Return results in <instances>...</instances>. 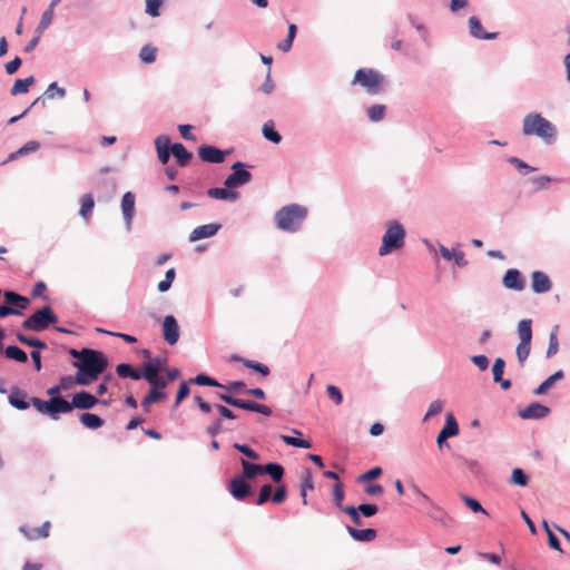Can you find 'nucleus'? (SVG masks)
Returning a JSON list of instances; mask_svg holds the SVG:
<instances>
[{
  "label": "nucleus",
  "mask_w": 570,
  "mask_h": 570,
  "mask_svg": "<svg viewBox=\"0 0 570 570\" xmlns=\"http://www.w3.org/2000/svg\"><path fill=\"white\" fill-rule=\"evenodd\" d=\"M81 354L83 355L81 362H73V366L78 370L76 382L79 385H88L107 368L108 360L101 352L91 348H82Z\"/></svg>",
  "instance_id": "f257e3e1"
},
{
  "label": "nucleus",
  "mask_w": 570,
  "mask_h": 570,
  "mask_svg": "<svg viewBox=\"0 0 570 570\" xmlns=\"http://www.w3.org/2000/svg\"><path fill=\"white\" fill-rule=\"evenodd\" d=\"M522 132L525 136H537L548 144L554 141L556 127L540 114H529L523 119Z\"/></svg>",
  "instance_id": "f03ea898"
},
{
  "label": "nucleus",
  "mask_w": 570,
  "mask_h": 570,
  "mask_svg": "<svg viewBox=\"0 0 570 570\" xmlns=\"http://www.w3.org/2000/svg\"><path fill=\"white\" fill-rule=\"evenodd\" d=\"M307 216V209L297 204H291L282 207L275 214V224L278 229L294 233L296 232Z\"/></svg>",
  "instance_id": "7ed1b4c3"
},
{
  "label": "nucleus",
  "mask_w": 570,
  "mask_h": 570,
  "mask_svg": "<svg viewBox=\"0 0 570 570\" xmlns=\"http://www.w3.org/2000/svg\"><path fill=\"white\" fill-rule=\"evenodd\" d=\"M405 229L396 220H390L386 224V230L382 238V245L379 249L380 256H385L404 246Z\"/></svg>",
  "instance_id": "20e7f679"
},
{
  "label": "nucleus",
  "mask_w": 570,
  "mask_h": 570,
  "mask_svg": "<svg viewBox=\"0 0 570 570\" xmlns=\"http://www.w3.org/2000/svg\"><path fill=\"white\" fill-rule=\"evenodd\" d=\"M58 316L53 313L50 306H45L32 315H30L23 323L22 327L27 331L41 332L48 328L50 324H56Z\"/></svg>",
  "instance_id": "39448f33"
},
{
  "label": "nucleus",
  "mask_w": 570,
  "mask_h": 570,
  "mask_svg": "<svg viewBox=\"0 0 570 570\" xmlns=\"http://www.w3.org/2000/svg\"><path fill=\"white\" fill-rule=\"evenodd\" d=\"M31 403L37 411L49 415L53 420L58 419V413H68L72 411L71 402H68L62 397H51L49 401L32 397Z\"/></svg>",
  "instance_id": "423d86ee"
},
{
  "label": "nucleus",
  "mask_w": 570,
  "mask_h": 570,
  "mask_svg": "<svg viewBox=\"0 0 570 570\" xmlns=\"http://www.w3.org/2000/svg\"><path fill=\"white\" fill-rule=\"evenodd\" d=\"M518 335L520 338V343L517 346V357L519 361V364L521 366L524 365L530 351H531V341H532V321L521 320L518 324Z\"/></svg>",
  "instance_id": "0eeeda50"
},
{
  "label": "nucleus",
  "mask_w": 570,
  "mask_h": 570,
  "mask_svg": "<svg viewBox=\"0 0 570 570\" xmlns=\"http://www.w3.org/2000/svg\"><path fill=\"white\" fill-rule=\"evenodd\" d=\"M383 80L384 78L379 71L374 69L362 68L355 72L352 83H360L366 89L368 94L375 95L380 92V87Z\"/></svg>",
  "instance_id": "6e6552de"
},
{
  "label": "nucleus",
  "mask_w": 570,
  "mask_h": 570,
  "mask_svg": "<svg viewBox=\"0 0 570 570\" xmlns=\"http://www.w3.org/2000/svg\"><path fill=\"white\" fill-rule=\"evenodd\" d=\"M232 169L233 173L224 181L225 187L235 188L250 181L252 174L244 168V164L237 161L232 166Z\"/></svg>",
  "instance_id": "1a4fd4ad"
},
{
  "label": "nucleus",
  "mask_w": 570,
  "mask_h": 570,
  "mask_svg": "<svg viewBox=\"0 0 570 570\" xmlns=\"http://www.w3.org/2000/svg\"><path fill=\"white\" fill-rule=\"evenodd\" d=\"M228 491L238 501L245 500L252 494V488L244 476L236 475L228 483Z\"/></svg>",
  "instance_id": "9d476101"
},
{
  "label": "nucleus",
  "mask_w": 570,
  "mask_h": 570,
  "mask_svg": "<svg viewBox=\"0 0 570 570\" xmlns=\"http://www.w3.org/2000/svg\"><path fill=\"white\" fill-rule=\"evenodd\" d=\"M51 529V522L46 521L40 527H29L28 524H22L19 528L20 533L29 541H37L41 539H46L49 537Z\"/></svg>",
  "instance_id": "9b49d317"
},
{
  "label": "nucleus",
  "mask_w": 570,
  "mask_h": 570,
  "mask_svg": "<svg viewBox=\"0 0 570 570\" xmlns=\"http://www.w3.org/2000/svg\"><path fill=\"white\" fill-rule=\"evenodd\" d=\"M228 151H223L210 145H203L198 148V156L203 161L210 164H220L225 160L226 154Z\"/></svg>",
  "instance_id": "f8f14e48"
},
{
  "label": "nucleus",
  "mask_w": 570,
  "mask_h": 570,
  "mask_svg": "<svg viewBox=\"0 0 570 570\" xmlns=\"http://www.w3.org/2000/svg\"><path fill=\"white\" fill-rule=\"evenodd\" d=\"M502 284L508 289L513 291H523L525 287V279L522 276L521 272L515 268H510L505 272Z\"/></svg>",
  "instance_id": "ddd939ff"
},
{
  "label": "nucleus",
  "mask_w": 570,
  "mask_h": 570,
  "mask_svg": "<svg viewBox=\"0 0 570 570\" xmlns=\"http://www.w3.org/2000/svg\"><path fill=\"white\" fill-rule=\"evenodd\" d=\"M163 335L164 340L174 345L179 340V326L176 318L173 315H167L163 322Z\"/></svg>",
  "instance_id": "4468645a"
},
{
  "label": "nucleus",
  "mask_w": 570,
  "mask_h": 570,
  "mask_svg": "<svg viewBox=\"0 0 570 570\" xmlns=\"http://www.w3.org/2000/svg\"><path fill=\"white\" fill-rule=\"evenodd\" d=\"M550 413V409L538 402L529 404L525 409L519 412V415L523 420H538L543 419Z\"/></svg>",
  "instance_id": "2eb2a0df"
},
{
  "label": "nucleus",
  "mask_w": 570,
  "mask_h": 570,
  "mask_svg": "<svg viewBox=\"0 0 570 570\" xmlns=\"http://www.w3.org/2000/svg\"><path fill=\"white\" fill-rule=\"evenodd\" d=\"M552 283L549 276L540 271L531 274V288L537 294L547 293L551 289Z\"/></svg>",
  "instance_id": "dca6fc26"
},
{
  "label": "nucleus",
  "mask_w": 570,
  "mask_h": 570,
  "mask_svg": "<svg viewBox=\"0 0 570 570\" xmlns=\"http://www.w3.org/2000/svg\"><path fill=\"white\" fill-rule=\"evenodd\" d=\"M98 403L99 400L95 395L85 391L76 393L72 396L71 401L72 410L75 407L80 410H89L92 409Z\"/></svg>",
  "instance_id": "f3484780"
},
{
  "label": "nucleus",
  "mask_w": 570,
  "mask_h": 570,
  "mask_svg": "<svg viewBox=\"0 0 570 570\" xmlns=\"http://www.w3.org/2000/svg\"><path fill=\"white\" fill-rule=\"evenodd\" d=\"M157 155L161 164H167L171 154L170 139L168 136H158L155 140Z\"/></svg>",
  "instance_id": "a211bd4d"
},
{
  "label": "nucleus",
  "mask_w": 570,
  "mask_h": 570,
  "mask_svg": "<svg viewBox=\"0 0 570 570\" xmlns=\"http://www.w3.org/2000/svg\"><path fill=\"white\" fill-rule=\"evenodd\" d=\"M220 228L219 224H207L196 227L189 235L190 242L214 236Z\"/></svg>",
  "instance_id": "6ab92c4d"
},
{
  "label": "nucleus",
  "mask_w": 570,
  "mask_h": 570,
  "mask_svg": "<svg viewBox=\"0 0 570 570\" xmlns=\"http://www.w3.org/2000/svg\"><path fill=\"white\" fill-rule=\"evenodd\" d=\"M469 28H470L471 36H473L474 38H478V39L492 40L498 37L497 32L483 31L481 21L474 16L470 17V19H469Z\"/></svg>",
  "instance_id": "aec40b11"
},
{
  "label": "nucleus",
  "mask_w": 570,
  "mask_h": 570,
  "mask_svg": "<svg viewBox=\"0 0 570 570\" xmlns=\"http://www.w3.org/2000/svg\"><path fill=\"white\" fill-rule=\"evenodd\" d=\"M3 297H4V302L9 306H11V307H13V308H16V309H18L20 312L22 309H26L29 306V303H30L28 297L22 296L20 294L11 292V291H6L3 293Z\"/></svg>",
  "instance_id": "412c9836"
},
{
  "label": "nucleus",
  "mask_w": 570,
  "mask_h": 570,
  "mask_svg": "<svg viewBox=\"0 0 570 570\" xmlns=\"http://www.w3.org/2000/svg\"><path fill=\"white\" fill-rule=\"evenodd\" d=\"M121 210L128 225H130L135 213V195L127 191L121 198Z\"/></svg>",
  "instance_id": "4be33fe9"
},
{
  "label": "nucleus",
  "mask_w": 570,
  "mask_h": 570,
  "mask_svg": "<svg viewBox=\"0 0 570 570\" xmlns=\"http://www.w3.org/2000/svg\"><path fill=\"white\" fill-rule=\"evenodd\" d=\"M240 464L243 468L240 476H244L246 480L255 479L259 474H264V465L250 463L245 459H240Z\"/></svg>",
  "instance_id": "5701e85b"
},
{
  "label": "nucleus",
  "mask_w": 570,
  "mask_h": 570,
  "mask_svg": "<svg viewBox=\"0 0 570 570\" xmlns=\"http://www.w3.org/2000/svg\"><path fill=\"white\" fill-rule=\"evenodd\" d=\"M346 530H347L348 534L356 541L370 542L376 538V530L371 529V528L357 530L355 528L347 525Z\"/></svg>",
  "instance_id": "b1692460"
},
{
  "label": "nucleus",
  "mask_w": 570,
  "mask_h": 570,
  "mask_svg": "<svg viewBox=\"0 0 570 570\" xmlns=\"http://www.w3.org/2000/svg\"><path fill=\"white\" fill-rule=\"evenodd\" d=\"M171 154L176 158L179 166H187L193 157V154L189 153L183 144H174L171 145Z\"/></svg>",
  "instance_id": "393cba45"
},
{
  "label": "nucleus",
  "mask_w": 570,
  "mask_h": 570,
  "mask_svg": "<svg viewBox=\"0 0 570 570\" xmlns=\"http://www.w3.org/2000/svg\"><path fill=\"white\" fill-rule=\"evenodd\" d=\"M144 379L150 384L151 389L163 390L167 386V380H165L160 373L155 374L154 368H148L147 372H142Z\"/></svg>",
  "instance_id": "a878e982"
},
{
  "label": "nucleus",
  "mask_w": 570,
  "mask_h": 570,
  "mask_svg": "<svg viewBox=\"0 0 570 570\" xmlns=\"http://www.w3.org/2000/svg\"><path fill=\"white\" fill-rule=\"evenodd\" d=\"M207 195L214 199L222 200H236L238 198V193L233 191L232 188H210L207 190Z\"/></svg>",
  "instance_id": "bb28decb"
},
{
  "label": "nucleus",
  "mask_w": 570,
  "mask_h": 570,
  "mask_svg": "<svg viewBox=\"0 0 570 570\" xmlns=\"http://www.w3.org/2000/svg\"><path fill=\"white\" fill-rule=\"evenodd\" d=\"M440 254L443 258L451 261L454 259L455 264L460 267H463L468 264L464 257V253L462 250L452 249L450 250L445 246H440Z\"/></svg>",
  "instance_id": "cd10ccee"
},
{
  "label": "nucleus",
  "mask_w": 570,
  "mask_h": 570,
  "mask_svg": "<svg viewBox=\"0 0 570 570\" xmlns=\"http://www.w3.org/2000/svg\"><path fill=\"white\" fill-rule=\"evenodd\" d=\"M27 394L19 389H13L9 395V403L19 410H26L30 403L26 400Z\"/></svg>",
  "instance_id": "c85d7f7f"
},
{
  "label": "nucleus",
  "mask_w": 570,
  "mask_h": 570,
  "mask_svg": "<svg viewBox=\"0 0 570 570\" xmlns=\"http://www.w3.org/2000/svg\"><path fill=\"white\" fill-rule=\"evenodd\" d=\"M116 373L122 379L130 377L132 380L144 379L142 372L134 368L127 363H121L116 366Z\"/></svg>",
  "instance_id": "c756f323"
},
{
  "label": "nucleus",
  "mask_w": 570,
  "mask_h": 570,
  "mask_svg": "<svg viewBox=\"0 0 570 570\" xmlns=\"http://www.w3.org/2000/svg\"><path fill=\"white\" fill-rule=\"evenodd\" d=\"M219 399L232 406L239 407V409L247 410V411H254L255 402L236 399L229 394H219Z\"/></svg>",
  "instance_id": "7c9ffc66"
},
{
  "label": "nucleus",
  "mask_w": 570,
  "mask_h": 570,
  "mask_svg": "<svg viewBox=\"0 0 570 570\" xmlns=\"http://www.w3.org/2000/svg\"><path fill=\"white\" fill-rule=\"evenodd\" d=\"M233 360L242 362L245 367L252 368L263 376H268L271 373L269 367L266 364H263V363H259L256 361H252V360H245L239 356H233Z\"/></svg>",
  "instance_id": "2f4dec72"
},
{
  "label": "nucleus",
  "mask_w": 570,
  "mask_h": 570,
  "mask_svg": "<svg viewBox=\"0 0 570 570\" xmlns=\"http://www.w3.org/2000/svg\"><path fill=\"white\" fill-rule=\"evenodd\" d=\"M562 377H563V371L562 370L557 371L554 374L549 376L546 381H543L534 390V394H537V395L546 394L552 387L554 382H557L558 380H561Z\"/></svg>",
  "instance_id": "473e14b6"
},
{
  "label": "nucleus",
  "mask_w": 570,
  "mask_h": 570,
  "mask_svg": "<svg viewBox=\"0 0 570 570\" xmlns=\"http://www.w3.org/2000/svg\"><path fill=\"white\" fill-rule=\"evenodd\" d=\"M94 207H95V199H94L92 195H90V194L83 195L81 197V206H80L79 215L83 219L88 220L92 214Z\"/></svg>",
  "instance_id": "72a5a7b5"
},
{
  "label": "nucleus",
  "mask_w": 570,
  "mask_h": 570,
  "mask_svg": "<svg viewBox=\"0 0 570 570\" xmlns=\"http://www.w3.org/2000/svg\"><path fill=\"white\" fill-rule=\"evenodd\" d=\"M80 422L88 429H99L104 425V420L94 413H83L80 415Z\"/></svg>",
  "instance_id": "f704fd0d"
},
{
  "label": "nucleus",
  "mask_w": 570,
  "mask_h": 570,
  "mask_svg": "<svg viewBox=\"0 0 570 570\" xmlns=\"http://www.w3.org/2000/svg\"><path fill=\"white\" fill-rule=\"evenodd\" d=\"M441 432L449 438L456 436L459 434V424L452 413H448L445 424Z\"/></svg>",
  "instance_id": "c9c22d12"
},
{
  "label": "nucleus",
  "mask_w": 570,
  "mask_h": 570,
  "mask_svg": "<svg viewBox=\"0 0 570 570\" xmlns=\"http://www.w3.org/2000/svg\"><path fill=\"white\" fill-rule=\"evenodd\" d=\"M35 82V78L32 76L26 79H17L10 90L12 96L19 94H26L29 90V87Z\"/></svg>",
  "instance_id": "e433bc0d"
},
{
  "label": "nucleus",
  "mask_w": 570,
  "mask_h": 570,
  "mask_svg": "<svg viewBox=\"0 0 570 570\" xmlns=\"http://www.w3.org/2000/svg\"><path fill=\"white\" fill-rule=\"evenodd\" d=\"M264 473L269 474L274 482L279 483L284 475V468L278 463H268L264 465Z\"/></svg>",
  "instance_id": "4c0bfd02"
},
{
  "label": "nucleus",
  "mask_w": 570,
  "mask_h": 570,
  "mask_svg": "<svg viewBox=\"0 0 570 570\" xmlns=\"http://www.w3.org/2000/svg\"><path fill=\"white\" fill-rule=\"evenodd\" d=\"M263 135L267 140L274 144H278L282 140V136L275 130L274 122L272 120H268L263 125Z\"/></svg>",
  "instance_id": "58836bf2"
},
{
  "label": "nucleus",
  "mask_w": 570,
  "mask_h": 570,
  "mask_svg": "<svg viewBox=\"0 0 570 570\" xmlns=\"http://www.w3.org/2000/svg\"><path fill=\"white\" fill-rule=\"evenodd\" d=\"M4 354H6V357L10 358V360H14L17 362H20V363H26L27 360H28V356L26 354L24 351H22L20 347L18 346H8L6 350H4Z\"/></svg>",
  "instance_id": "ea45409f"
},
{
  "label": "nucleus",
  "mask_w": 570,
  "mask_h": 570,
  "mask_svg": "<svg viewBox=\"0 0 570 570\" xmlns=\"http://www.w3.org/2000/svg\"><path fill=\"white\" fill-rule=\"evenodd\" d=\"M157 57V48L151 45H145L139 52V58L145 63H153Z\"/></svg>",
  "instance_id": "a19ab883"
},
{
  "label": "nucleus",
  "mask_w": 570,
  "mask_h": 570,
  "mask_svg": "<svg viewBox=\"0 0 570 570\" xmlns=\"http://www.w3.org/2000/svg\"><path fill=\"white\" fill-rule=\"evenodd\" d=\"M55 17V10L48 8L41 16V20L36 28V33L42 35L45 30L51 24Z\"/></svg>",
  "instance_id": "79ce46f5"
},
{
  "label": "nucleus",
  "mask_w": 570,
  "mask_h": 570,
  "mask_svg": "<svg viewBox=\"0 0 570 570\" xmlns=\"http://www.w3.org/2000/svg\"><path fill=\"white\" fill-rule=\"evenodd\" d=\"M296 32H297V27L296 24L294 23H291L288 26V33H287V37L284 41L279 42L277 45V48L284 52H287L292 46H293V41H294V38L296 36Z\"/></svg>",
  "instance_id": "37998d69"
},
{
  "label": "nucleus",
  "mask_w": 570,
  "mask_h": 570,
  "mask_svg": "<svg viewBox=\"0 0 570 570\" xmlns=\"http://www.w3.org/2000/svg\"><path fill=\"white\" fill-rule=\"evenodd\" d=\"M17 340L20 343H22V344H26V345L32 346V347H37V348H40V350H43V348L47 347V344L43 341H40L38 338H35V337L27 336V335L21 334V333L17 334Z\"/></svg>",
  "instance_id": "c03bdc74"
},
{
  "label": "nucleus",
  "mask_w": 570,
  "mask_h": 570,
  "mask_svg": "<svg viewBox=\"0 0 570 570\" xmlns=\"http://www.w3.org/2000/svg\"><path fill=\"white\" fill-rule=\"evenodd\" d=\"M281 440L287 444L295 448L309 449L312 446L311 442L304 439H298L288 435H281Z\"/></svg>",
  "instance_id": "a18cd8bd"
},
{
  "label": "nucleus",
  "mask_w": 570,
  "mask_h": 570,
  "mask_svg": "<svg viewBox=\"0 0 570 570\" xmlns=\"http://www.w3.org/2000/svg\"><path fill=\"white\" fill-rule=\"evenodd\" d=\"M558 326L550 333L549 336V346L547 350V357H551L559 351V342H558Z\"/></svg>",
  "instance_id": "49530a36"
},
{
  "label": "nucleus",
  "mask_w": 570,
  "mask_h": 570,
  "mask_svg": "<svg viewBox=\"0 0 570 570\" xmlns=\"http://www.w3.org/2000/svg\"><path fill=\"white\" fill-rule=\"evenodd\" d=\"M175 277H176L175 268H169L166 272L165 279H163L161 282L158 283V286H157L158 291L163 292V293L167 292L170 288Z\"/></svg>",
  "instance_id": "de8ad7c7"
},
{
  "label": "nucleus",
  "mask_w": 570,
  "mask_h": 570,
  "mask_svg": "<svg viewBox=\"0 0 570 570\" xmlns=\"http://www.w3.org/2000/svg\"><path fill=\"white\" fill-rule=\"evenodd\" d=\"M189 382L195 383L197 385H207V386H215V387L223 386V384H220L213 377H209L205 374H199V375L195 376L194 379H191Z\"/></svg>",
  "instance_id": "09e8293b"
},
{
  "label": "nucleus",
  "mask_w": 570,
  "mask_h": 570,
  "mask_svg": "<svg viewBox=\"0 0 570 570\" xmlns=\"http://www.w3.org/2000/svg\"><path fill=\"white\" fill-rule=\"evenodd\" d=\"M542 524H543V528H544V530L547 532V535H548L549 547L551 549H553V550L562 551L561 550V546H560V541L556 537V534L552 532V530L550 529L548 522L546 520H543Z\"/></svg>",
  "instance_id": "8fccbe9b"
},
{
  "label": "nucleus",
  "mask_w": 570,
  "mask_h": 570,
  "mask_svg": "<svg viewBox=\"0 0 570 570\" xmlns=\"http://www.w3.org/2000/svg\"><path fill=\"white\" fill-rule=\"evenodd\" d=\"M385 114V107L383 105H373L367 109V116L372 121H380L383 119Z\"/></svg>",
  "instance_id": "3c124183"
},
{
  "label": "nucleus",
  "mask_w": 570,
  "mask_h": 570,
  "mask_svg": "<svg viewBox=\"0 0 570 570\" xmlns=\"http://www.w3.org/2000/svg\"><path fill=\"white\" fill-rule=\"evenodd\" d=\"M511 482L520 487H525L529 482V478L522 469L517 468L512 471Z\"/></svg>",
  "instance_id": "603ef678"
},
{
  "label": "nucleus",
  "mask_w": 570,
  "mask_h": 570,
  "mask_svg": "<svg viewBox=\"0 0 570 570\" xmlns=\"http://www.w3.org/2000/svg\"><path fill=\"white\" fill-rule=\"evenodd\" d=\"M166 363L165 358L156 357L145 363L142 366V372H147L148 368H154L155 374L160 373L164 370V365Z\"/></svg>",
  "instance_id": "864d4df0"
},
{
  "label": "nucleus",
  "mask_w": 570,
  "mask_h": 570,
  "mask_svg": "<svg viewBox=\"0 0 570 570\" xmlns=\"http://www.w3.org/2000/svg\"><path fill=\"white\" fill-rule=\"evenodd\" d=\"M344 499V489L341 482H336L333 487V500L337 508L342 509L345 508L342 502Z\"/></svg>",
  "instance_id": "5fc2aeb1"
},
{
  "label": "nucleus",
  "mask_w": 570,
  "mask_h": 570,
  "mask_svg": "<svg viewBox=\"0 0 570 570\" xmlns=\"http://www.w3.org/2000/svg\"><path fill=\"white\" fill-rule=\"evenodd\" d=\"M443 406H444L443 401H441V400L433 401L430 404V406L428 409V412L425 413L424 421H426V420H429V419L440 414L442 412V410H443Z\"/></svg>",
  "instance_id": "6e6d98bb"
},
{
  "label": "nucleus",
  "mask_w": 570,
  "mask_h": 570,
  "mask_svg": "<svg viewBox=\"0 0 570 570\" xmlns=\"http://www.w3.org/2000/svg\"><path fill=\"white\" fill-rule=\"evenodd\" d=\"M381 474H382V469L380 466H375V468L368 470L367 472L358 475L357 482L365 483V482H368L371 480L379 478Z\"/></svg>",
  "instance_id": "4d7b16f0"
},
{
  "label": "nucleus",
  "mask_w": 570,
  "mask_h": 570,
  "mask_svg": "<svg viewBox=\"0 0 570 570\" xmlns=\"http://www.w3.org/2000/svg\"><path fill=\"white\" fill-rule=\"evenodd\" d=\"M272 491H273V488L271 484H264L261 490H259V494H258V498H257V501H256V504L257 505H263L264 503H266L269 499H272L271 494H272Z\"/></svg>",
  "instance_id": "13d9d810"
},
{
  "label": "nucleus",
  "mask_w": 570,
  "mask_h": 570,
  "mask_svg": "<svg viewBox=\"0 0 570 570\" xmlns=\"http://www.w3.org/2000/svg\"><path fill=\"white\" fill-rule=\"evenodd\" d=\"M234 449H236L237 451H239L240 453H243L245 456L252 459V460H258L259 459V454L253 450L250 446L246 445V444H239V443H235L233 445Z\"/></svg>",
  "instance_id": "bf43d9fd"
},
{
  "label": "nucleus",
  "mask_w": 570,
  "mask_h": 570,
  "mask_svg": "<svg viewBox=\"0 0 570 570\" xmlns=\"http://www.w3.org/2000/svg\"><path fill=\"white\" fill-rule=\"evenodd\" d=\"M504 361L502 358H497L494 361V364H493V367H492V373H493V381L494 382H499L501 381L502 379V375H503V371H504Z\"/></svg>",
  "instance_id": "052dcab7"
},
{
  "label": "nucleus",
  "mask_w": 570,
  "mask_h": 570,
  "mask_svg": "<svg viewBox=\"0 0 570 570\" xmlns=\"http://www.w3.org/2000/svg\"><path fill=\"white\" fill-rule=\"evenodd\" d=\"M161 7V0H146V12L151 17H158Z\"/></svg>",
  "instance_id": "680f3d73"
},
{
  "label": "nucleus",
  "mask_w": 570,
  "mask_h": 570,
  "mask_svg": "<svg viewBox=\"0 0 570 570\" xmlns=\"http://www.w3.org/2000/svg\"><path fill=\"white\" fill-rule=\"evenodd\" d=\"M326 392L330 399L333 400L336 405H340L343 402V395L335 385L328 384L326 386Z\"/></svg>",
  "instance_id": "e2e57ef3"
},
{
  "label": "nucleus",
  "mask_w": 570,
  "mask_h": 570,
  "mask_svg": "<svg viewBox=\"0 0 570 570\" xmlns=\"http://www.w3.org/2000/svg\"><path fill=\"white\" fill-rule=\"evenodd\" d=\"M190 390L188 387V383L187 382H181L180 385H179V389L177 391V395H176V400H175V404L174 406H178L180 404V402L186 397L188 396Z\"/></svg>",
  "instance_id": "0e129e2a"
},
{
  "label": "nucleus",
  "mask_w": 570,
  "mask_h": 570,
  "mask_svg": "<svg viewBox=\"0 0 570 570\" xmlns=\"http://www.w3.org/2000/svg\"><path fill=\"white\" fill-rule=\"evenodd\" d=\"M356 509L366 518L373 517L379 511L377 505L375 504H361Z\"/></svg>",
  "instance_id": "69168bd1"
},
{
  "label": "nucleus",
  "mask_w": 570,
  "mask_h": 570,
  "mask_svg": "<svg viewBox=\"0 0 570 570\" xmlns=\"http://www.w3.org/2000/svg\"><path fill=\"white\" fill-rule=\"evenodd\" d=\"M286 487L284 484L277 487L274 494L272 495V501L276 504H279L286 499Z\"/></svg>",
  "instance_id": "338daca9"
},
{
  "label": "nucleus",
  "mask_w": 570,
  "mask_h": 570,
  "mask_svg": "<svg viewBox=\"0 0 570 570\" xmlns=\"http://www.w3.org/2000/svg\"><path fill=\"white\" fill-rule=\"evenodd\" d=\"M343 511L348 514V517L351 518V520L354 524H356V525L362 524V519L360 517V512L357 511V509L355 507H345V508H343Z\"/></svg>",
  "instance_id": "774afa93"
}]
</instances>
